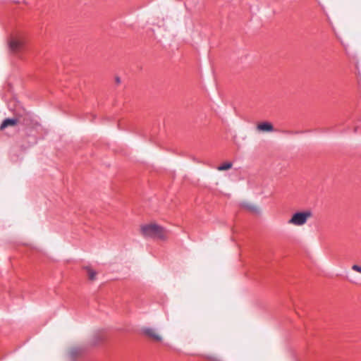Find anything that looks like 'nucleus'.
Returning a JSON list of instances; mask_svg holds the SVG:
<instances>
[{"instance_id": "obj_1", "label": "nucleus", "mask_w": 361, "mask_h": 361, "mask_svg": "<svg viewBox=\"0 0 361 361\" xmlns=\"http://www.w3.org/2000/svg\"><path fill=\"white\" fill-rule=\"evenodd\" d=\"M140 233L145 237H151L161 240H165L167 237V233L164 228L154 223L141 225Z\"/></svg>"}, {"instance_id": "obj_2", "label": "nucleus", "mask_w": 361, "mask_h": 361, "mask_svg": "<svg viewBox=\"0 0 361 361\" xmlns=\"http://www.w3.org/2000/svg\"><path fill=\"white\" fill-rule=\"evenodd\" d=\"M312 216V213L310 210L297 212L292 214L287 223L293 226L301 227L305 225Z\"/></svg>"}, {"instance_id": "obj_3", "label": "nucleus", "mask_w": 361, "mask_h": 361, "mask_svg": "<svg viewBox=\"0 0 361 361\" xmlns=\"http://www.w3.org/2000/svg\"><path fill=\"white\" fill-rule=\"evenodd\" d=\"M142 332L145 336L154 341L161 342L163 340V336L155 329L144 327L142 329Z\"/></svg>"}, {"instance_id": "obj_4", "label": "nucleus", "mask_w": 361, "mask_h": 361, "mask_svg": "<svg viewBox=\"0 0 361 361\" xmlns=\"http://www.w3.org/2000/svg\"><path fill=\"white\" fill-rule=\"evenodd\" d=\"M241 207L253 214H260L262 209L259 206L249 202H243L241 203Z\"/></svg>"}, {"instance_id": "obj_5", "label": "nucleus", "mask_w": 361, "mask_h": 361, "mask_svg": "<svg viewBox=\"0 0 361 361\" xmlns=\"http://www.w3.org/2000/svg\"><path fill=\"white\" fill-rule=\"evenodd\" d=\"M258 133H271L274 131V126L269 122L259 123L256 126Z\"/></svg>"}, {"instance_id": "obj_6", "label": "nucleus", "mask_w": 361, "mask_h": 361, "mask_svg": "<svg viewBox=\"0 0 361 361\" xmlns=\"http://www.w3.org/2000/svg\"><path fill=\"white\" fill-rule=\"evenodd\" d=\"M20 121L19 117L16 116L13 118H6L0 126V130H4L8 127H13L16 126Z\"/></svg>"}, {"instance_id": "obj_7", "label": "nucleus", "mask_w": 361, "mask_h": 361, "mask_svg": "<svg viewBox=\"0 0 361 361\" xmlns=\"http://www.w3.org/2000/svg\"><path fill=\"white\" fill-rule=\"evenodd\" d=\"M23 44V42L20 39H12L9 42V48L12 51L16 52L22 47Z\"/></svg>"}, {"instance_id": "obj_8", "label": "nucleus", "mask_w": 361, "mask_h": 361, "mask_svg": "<svg viewBox=\"0 0 361 361\" xmlns=\"http://www.w3.org/2000/svg\"><path fill=\"white\" fill-rule=\"evenodd\" d=\"M81 353L80 349L76 348H72L68 351V357L71 360H75Z\"/></svg>"}, {"instance_id": "obj_9", "label": "nucleus", "mask_w": 361, "mask_h": 361, "mask_svg": "<svg viewBox=\"0 0 361 361\" xmlns=\"http://www.w3.org/2000/svg\"><path fill=\"white\" fill-rule=\"evenodd\" d=\"M232 168V163L231 162H226L217 167V170L222 171H227Z\"/></svg>"}, {"instance_id": "obj_10", "label": "nucleus", "mask_w": 361, "mask_h": 361, "mask_svg": "<svg viewBox=\"0 0 361 361\" xmlns=\"http://www.w3.org/2000/svg\"><path fill=\"white\" fill-rule=\"evenodd\" d=\"M86 270L88 274L89 279L94 281L97 276V272L90 267H86Z\"/></svg>"}, {"instance_id": "obj_11", "label": "nucleus", "mask_w": 361, "mask_h": 361, "mask_svg": "<svg viewBox=\"0 0 361 361\" xmlns=\"http://www.w3.org/2000/svg\"><path fill=\"white\" fill-rule=\"evenodd\" d=\"M204 358L208 360H210V361H216L217 360L216 357L215 355H205Z\"/></svg>"}, {"instance_id": "obj_12", "label": "nucleus", "mask_w": 361, "mask_h": 361, "mask_svg": "<svg viewBox=\"0 0 361 361\" xmlns=\"http://www.w3.org/2000/svg\"><path fill=\"white\" fill-rule=\"evenodd\" d=\"M352 269L355 271H357L358 273H360L361 274V267L360 266H358L357 264H354L353 267H352Z\"/></svg>"}, {"instance_id": "obj_13", "label": "nucleus", "mask_w": 361, "mask_h": 361, "mask_svg": "<svg viewBox=\"0 0 361 361\" xmlns=\"http://www.w3.org/2000/svg\"><path fill=\"white\" fill-rule=\"evenodd\" d=\"M115 81H116V82L117 84H120V83H121V79H120V78H119V77H118V76H116V77L115 78Z\"/></svg>"}]
</instances>
